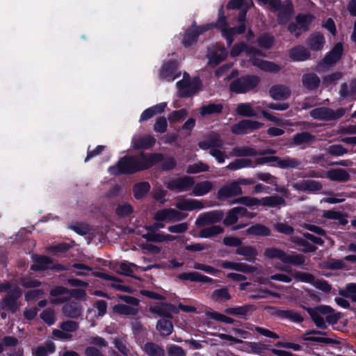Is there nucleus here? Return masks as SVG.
Instances as JSON below:
<instances>
[{"mask_svg": "<svg viewBox=\"0 0 356 356\" xmlns=\"http://www.w3.org/2000/svg\"><path fill=\"white\" fill-rule=\"evenodd\" d=\"M163 159L159 153L145 154L140 153L135 156H125L120 159L116 165L108 170L112 175L133 174L149 168Z\"/></svg>", "mask_w": 356, "mask_h": 356, "instance_id": "1", "label": "nucleus"}, {"mask_svg": "<svg viewBox=\"0 0 356 356\" xmlns=\"http://www.w3.org/2000/svg\"><path fill=\"white\" fill-rule=\"evenodd\" d=\"M245 51L247 55L254 66H256L268 72H277L280 71V67L275 63L267 60H264L257 58V56H264V54L259 49L254 47L248 48L245 43L236 44L231 50L230 54L235 57L238 56L242 51Z\"/></svg>", "mask_w": 356, "mask_h": 356, "instance_id": "2", "label": "nucleus"}, {"mask_svg": "<svg viewBox=\"0 0 356 356\" xmlns=\"http://www.w3.org/2000/svg\"><path fill=\"white\" fill-rule=\"evenodd\" d=\"M264 255L268 259H277L284 264L300 266L305 261L302 254L292 252L287 254L284 250L277 248H268L264 250Z\"/></svg>", "mask_w": 356, "mask_h": 356, "instance_id": "3", "label": "nucleus"}, {"mask_svg": "<svg viewBox=\"0 0 356 356\" xmlns=\"http://www.w3.org/2000/svg\"><path fill=\"white\" fill-rule=\"evenodd\" d=\"M215 26L221 30L222 35L226 38L229 46H230L233 42V36L234 34L243 33L245 30V23L240 24L238 27L227 29L226 18L222 8L218 10V18L216 22Z\"/></svg>", "mask_w": 356, "mask_h": 356, "instance_id": "4", "label": "nucleus"}, {"mask_svg": "<svg viewBox=\"0 0 356 356\" xmlns=\"http://www.w3.org/2000/svg\"><path fill=\"white\" fill-rule=\"evenodd\" d=\"M259 82V79L257 76H245L233 81L229 89L236 93H245L254 89Z\"/></svg>", "mask_w": 356, "mask_h": 356, "instance_id": "5", "label": "nucleus"}, {"mask_svg": "<svg viewBox=\"0 0 356 356\" xmlns=\"http://www.w3.org/2000/svg\"><path fill=\"white\" fill-rule=\"evenodd\" d=\"M345 114V109L339 108L334 111L327 107H319L310 111V115L318 120H334L340 118Z\"/></svg>", "mask_w": 356, "mask_h": 356, "instance_id": "6", "label": "nucleus"}, {"mask_svg": "<svg viewBox=\"0 0 356 356\" xmlns=\"http://www.w3.org/2000/svg\"><path fill=\"white\" fill-rule=\"evenodd\" d=\"M195 184V179L190 176H183L165 182V185L170 191L177 192L188 191L192 188Z\"/></svg>", "mask_w": 356, "mask_h": 356, "instance_id": "7", "label": "nucleus"}, {"mask_svg": "<svg viewBox=\"0 0 356 356\" xmlns=\"http://www.w3.org/2000/svg\"><path fill=\"white\" fill-rule=\"evenodd\" d=\"M264 124L251 120H243L232 127V132L237 135L246 134L254 130L259 129Z\"/></svg>", "mask_w": 356, "mask_h": 356, "instance_id": "8", "label": "nucleus"}, {"mask_svg": "<svg viewBox=\"0 0 356 356\" xmlns=\"http://www.w3.org/2000/svg\"><path fill=\"white\" fill-rule=\"evenodd\" d=\"M223 218V213L220 211H212L204 212L199 216L195 220V225L198 227L214 224L220 222Z\"/></svg>", "mask_w": 356, "mask_h": 356, "instance_id": "9", "label": "nucleus"}, {"mask_svg": "<svg viewBox=\"0 0 356 356\" xmlns=\"http://www.w3.org/2000/svg\"><path fill=\"white\" fill-rule=\"evenodd\" d=\"M220 266L225 269H231L243 273L252 274L259 273L257 267L253 266L245 263L233 262L229 261H221Z\"/></svg>", "mask_w": 356, "mask_h": 356, "instance_id": "10", "label": "nucleus"}, {"mask_svg": "<svg viewBox=\"0 0 356 356\" xmlns=\"http://www.w3.org/2000/svg\"><path fill=\"white\" fill-rule=\"evenodd\" d=\"M343 52V45L341 42L335 44L333 49L325 56L322 63L318 65V70H321L324 65L331 66L338 61Z\"/></svg>", "mask_w": 356, "mask_h": 356, "instance_id": "11", "label": "nucleus"}, {"mask_svg": "<svg viewBox=\"0 0 356 356\" xmlns=\"http://www.w3.org/2000/svg\"><path fill=\"white\" fill-rule=\"evenodd\" d=\"M175 205L178 209L182 211L201 210L204 208L203 202L195 199H187L184 197H179Z\"/></svg>", "mask_w": 356, "mask_h": 356, "instance_id": "12", "label": "nucleus"}, {"mask_svg": "<svg viewBox=\"0 0 356 356\" xmlns=\"http://www.w3.org/2000/svg\"><path fill=\"white\" fill-rule=\"evenodd\" d=\"M339 95L342 99L356 100V79L342 83L339 90Z\"/></svg>", "mask_w": 356, "mask_h": 356, "instance_id": "13", "label": "nucleus"}, {"mask_svg": "<svg viewBox=\"0 0 356 356\" xmlns=\"http://www.w3.org/2000/svg\"><path fill=\"white\" fill-rule=\"evenodd\" d=\"M216 49H209L207 53L208 65L211 67H215L223 61L227 55V51L223 46L216 44Z\"/></svg>", "mask_w": 356, "mask_h": 356, "instance_id": "14", "label": "nucleus"}, {"mask_svg": "<svg viewBox=\"0 0 356 356\" xmlns=\"http://www.w3.org/2000/svg\"><path fill=\"white\" fill-rule=\"evenodd\" d=\"M241 193V186H238V184L234 181L221 187L217 193V197L219 200H224Z\"/></svg>", "mask_w": 356, "mask_h": 356, "instance_id": "15", "label": "nucleus"}, {"mask_svg": "<svg viewBox=\"0 0 356 356\" xmlns=\"http://www.w3.org/2000/svg\"><path fill=\"white\" fill-rule=\"evenodd\" d=\"M213 25L211 24V26ZM210 28V25H205L203 26H195L190 27L184 34L182 43L184 47H187L191 46L195 42L200 34L207 31Z\"/></svg>", "mask_w": 356, "mask_h": 356, "instance_id": "16", "label": "nucleus"}, {"mask_svg": "<svg viewBox=\"0 0 356 356\" xmlns=\"http://www.w3.org/2000/svg\"><path fill=\"white\" fill-rule=\"evenodd\" d=\"M185 218V216L174 209H164L158 211L155 213L154 218L158 221L166 220L172 222L180 220Z\"/></svg>", "mask_w": 356, "mask_h": 356, "instance_id": "17", "label": "nucleus"}, {"mask_svg": "<svg viewBox=\"0 0 356 356\" xmlns=\"http://www.w3.org/2000/svg\"><path fill=\"white\" fill-rule=\"evenodd\" d=\"M291 186L295 190L304 192H316L322 189L319 181L311 179H302Z\"/></svg>", "mask_w": 356, "mask_h": 356, "instance_id": "18", "label": "nucleus"}, {"mask_svg": "<svg viewBox=\"0 0 356 356\" xmlns=\"http://www.w3.org/2000/svg\"><path fill=\"white\" fill-rule=\"evenodd\" d=\"M21 294L22 292L19 289H14L2 300V307L11 311L12 312H16L19 309L17 299L21 296Z\"/></svg>", "mask_w": 356, "mask_h": 356, "instance_id": "19", "label": "nucleus"}, {"mask_svg": "<svg viewBox=\"0 0 356 356\" xmlns=\"http://www.w3.org/2000/svg\"><path fill=\"white\" fill-rule=\"evenodd\" d=\"M291 94L289 87L283 84H276L269 89V95L274 100H286Z\"/></svg>", "mask_w": 356, "mask_h": 356, "instance_id": "20", "label": "nucleus"}, {"mask_svg": "<svg viewBox=\"0 0 356 356\" xmlns=\"http://www.w3.org/2000/svg\"><path fill=\"white\" fill-rule=\"evenodd\" d=\"M255 309L256 307L253 305H245L240 307L227 308L225 309V312L243 319H248Z\"/></svg>", "mask_w": 356, "mask_h": 356, "instance_id": "21", "label": "nucleus"}, {"mask_svg": "<svg viewBox=\"0 0 356 356\" xmlns=\"http://www.w3.org/2000/svg\"><path fill=\"white\" fill-rule=\"evenodd\" d=\"M224 142L219 135L213 134L207 137L204 140L199 142L198 146L204 150L213 148H220L223 146Z\"/></svg>", "mask_w": 356, "mask_h": 356, "instance_id": "22", "label": "nucleus"}, {"mask_svg": "<svg viewBox=\"0 0 356 356\" xmlns=\"http://www.w3.org/2000/svg\"><path fill=\"white\" fill-rule=\"evenodd\" d=\"M179 74V73H177L176 63L171 61L163 65L160 72V78L168 81H172Z\"/></svg>", "mask_w": 356, "mask_h": 356, "instance_id": "23", "label": "nucleus"}, {"mask_svg": "<svg viewBox=\"0 0 356 356\" xmlns=\"http://www.w3.org/2000/svg\"><path fill=\"white\" fill-rule=\"evenodd\" d=\"M83 308L76 302H70L65 304L62 307V312L67 318H77L82 314Z\"/></svg>", "mask_w": 356, "mask_h": 356, "instance_id": "24", "label": "nucleus"}, {"mask_svg": "<svg viewBox=\"0 0 356 356\" xmlns=\"http://www.w3.org/2000/svg\"><path fill=\"white\" fill-rule=\"evenodd\" d=\"M251 3L249 0H232L227 5L228 9H241L238 17V22L241 24L245 23V13L249 4Z\"/></svg>", "mask_w": 356, "mask_h": 356, "instance_id": "25", "label": "nucleus"}, {"mask_svg": "<svg viewBox=\"0 0 356 356\" xmlns=\"http://www.w3.org/2000/svg\"><path fill=\"white\" fill-rule=\"evenodd\" d=\"M293 7L291 1H284L282 6L277 11V20L280 24H285L289 22L293 15Z\"/></svg>", "mask_w": 356, "mask_h": 356, "instance_id": "26", "label": "nucleus"}, {"mask_svg": "<svg viewBox=\"0 0 356 356\" xmlns=\"http://www.w3.org/2000/svg\"><path fill=\"white\" fill-rule=\"evenodd\" d=\"M156 143V139L150 136L134 137L132 139V146L135 149H147L152 147Z\"/></svg>", "mask_w": 356, "mask_h": 356, "instance_id": "27", "label": "nucleus"}, {"mask_svg": "<svg viewBox=\"0 0 356 356\" xmlns=\"http://www.w3.org/2000/svg\"><path fill=\"white\" fill-rule=\"evenodd\" d=\"M257 154V150L250 146H236L229 152V155L233 157L254 156Z\"/></svg>", "mask_w": 356, "mask_h": 356, "instance_id": "28", "label": "nucleus"}, {"mask_svg": "<svg viewBox=\"0 0 356 356\" xmlns=\"http://www.w3.org/2000/svg\"><path fill=\"white\" fill-rule=\"evenodd\" d=\"M236 253L245 257L250 262L254 261L258 254L257 250L251 245H240L236 249Z\"/></svg>", "mask_w": 356, "mask_h": 356, "instance_id": "29", "label": "nucleus"}, {"mask_svg": "<svg viewBox=\"0 0 356 356\" xmlns=\"http://www.w3.org/2000/svg\"><path fill=\"white\" fill-rule=\"evenodd\" d=\"M92 275L97 277H100L106 280L114 281V283L111 284V286L115 289L127 293L132 291V289L130 286L120 284L119 283V280L112 275L100 272H93Z\"/></svg>", "mask_w": 356, "mask_h": 356, "instance_id": "30", "label": "nucleus"}, {"mask_svg": "<svg viewBox=\"0 0 356 356\" xmlns=\"http://www.w3.org/2000/svg\"><path fill=\"white\" fill-rule=\"evenodd\" d=\"M310 56L309 51L303 46H296L289 51V57L296 61H303Z\"/></svg>", "mask_w": 356, "mask_h": 356, "instance_id": "31", "label": "nucleus"}, {"mask_svg": "<svg viewBox=\"0 0 356 356\" xmlns=\"http://www.w3.org/2000/svg\"><path fill=\"white\" fill-rule=\"evenodd\" d=\"M317 314L325 316L326 321L330 323H334L338 320L339 317L334 314L333 309L327 305H320L315 308H312Z\"/></svg>", "mask_w": 356, "mask_h": 356, "instance_id": "32", "label": "nucleus"}, {"mask_svg": "<svg viewBox=\"0 0 356 356\" xmlns=\"http://www.w3.org/2000/svg\"><path fill=\"white\" fill-rule=\"evenodd\" d=\"M172 308L173 306L172 305L165 302H161L156 305L151 306L149 307V312L160 316L171 318V311L172 310Z\"/></svg>", "mask_w": 356, "mask_h": 356, "instance_id": "33", "label": "nucleus"}, {"mask_svg": "<svg viewBox=\"0 0 356 356\" xmlns=\"http://www.w3.org/2000/svg\"><path fill=\"white\" fill-rule=\"evenodd\" d=\"M326 177L332 181L339 182L347 181L350 179L348 172L342 168L333 169L327 171Z\"/></svg>", "mask_w": 356, "mask_h": 356, "instance_id": "34", "label": "nucleus"}, {"mask_svg": "<svg viewBox=\"0 0 356 356\" xmlns=\"http://www.w3.org/2000/svg\"><path fill=\"white\" fill-rule=\"evenodd\" d=\"M142 349L148 356H165L163 348L152 341L145 343Z\"/></svg>", "mask_w": 356, "mask_h": 356, "instance_id": "35", "label": "nucleus"}, {"mask_svg": "<svg viewBox=\"0 0 356 356\" xmlns=\"http://www.w3.org/2000/svg\"><path fill=\"white\" fill-rule=\"evenodd\" d=\"M302 163L301 161L289 156L280 158L277 156V166L282 169L298 168Z\"/></svg>", "mask_w": 356, "mask_h": 356, "instance_id": "36", "label": "nucleus"}, {"mask_svg": "<svg viewBox=\"0 0 356 356\" xmlns=\"http://www.w3.org/2000/svg\"><path fill=\"white\" fill-rule=\"evenodd\" d=\"M213 187L211 181H204L194 184L193 188V195L195 196H202L209 193Z\"/></svg>", "mask_w": 356, "mask_h": 356, "instance_id": "37", "label": "nucleus"}, {"mask_svg": "<svg viewBox=\"0 0 356 356\" xmlns=\"http://www.w3.org/2000/svg\"><path fill=\"white\" fill-rule=\"evenodd\" d=\"M245 234L247 235H254L259 236H268L271 234L270 229L266 226L261 224H255L249 228H248L245 232Z\"/></svg>", "mask_w": 356, "mask_h": 356, "instance_id": "38", "label": "nucleus"}, {"mask_svg": "<svg viewBox=\"0 0 356 356\" xmlns=\"http://www.w3.org/2000/svg\"><path fill=\"white\" fill-rule=\"evenodd\" d=\"M245 168H254L252 160L243 158L237 159L230 162L226 167V168L232 171Z\"/></svg>", "mask_w": 356, "mask_h": 356, "instance_id": "39", "label": "nucleus"}, {"mask_svg": "<svg viewBox=\"0 0 356 356\" xmlns=\"http://www.w3.org/2000/svg\"><path fill=\"white\" fill-rule=\"evenodd\" d=\"M281 270H284L288 273H291L293 277L296 279L298 281L309 283L313 284L315 277L313 275L305 273V272H300V271H295L293 272L292 270L289 268H280Z\"/></svg>", "mask_w": 356, "mask_h": 356, "instance_id": "40", "label": "nucleus"}, {"mask_svg": "<svg viewBox=\"0 0 356 356\" xmlns=\"http://www.w3.org/2000/svg\"><path fill=\"white\" fill-rule=\"evenodd\" d=\"M55 351V345L51 341L45 342L32 351L33 356H48Z\"/></svg>", "mask_w": 356, "mask_h": 356, "instance_id": "41", "label": "nucleus"}, {"mask_svg": "<svg viewBox=\"0 0 356 356\" xmlns=\"http://www.w3.org/2000/svg\"><path fill=\"white\" fill-rule=\"evenodd\" d=\"M325 43V38L320 33L312 34L307 40V44L312 50H321Z\"/></svg>", "mask_w": 356, "mask_h": 356, "instance_id": "42", "label": "nucleus"}, {"mask_svg": "<svg viewBox=\"0 0 356 356\" xmlns=\"http://www.w3.org/2000/svg\"><path fill=\"white\" fill-rule=\"evenodd\" d=\"M302 85L308 90H312L318 88L320 79L314 73L305 74L302 77Z\"/></svg>", "mask_w": 356, "mask_h": 356, "instance_id": "43", "label": "nucleus"}, {"mask_svg": "<svg viewBox=\"0 0 356 356\" xmlns=\"http://www.w3.org/2000/svg\"><path fill=\"white\" fill-rule=\"evenodd\" d=\"M52 261L46 256H35L34 257V264L31 266L32 270H43L50 267Z\"/></svg>", "mask_w": 356, "mask_h": 356, "instance_id": "44", "label": "nucleus"}, {"mask_svg": "<svg viewBox=\"0 0 356 356\" xmlns=\"http://www.w3.org/2000/svg\"><path fill=\"white\" fill-rule=\"evenodd\" d=\"M177 86L180 97L190 96L198 90L197 83L196 81L191 82L186 88L183 86V82H177Z\"/></svg>", "mask_w": 356, "mask_h": 356, "instance_id": "45", "label": "nucleus"}, {"mask_svg": "<svg viewBox=\"0 0 356 356\" xmlns=\"http://www.w3.org/2000/svg\"><path fill=\"white\" fill-rule=\"evenodd\" d=\"M315 140V136L309 132L297 134L293 137V143L295 145L312 143Z\"/></svg>", "mask_w": 356, "mask_h": 356, "instance_id": "46", "label": "nucleus"}, {"mask_svg": "<svg viewBox=\"0 0 356 356\" xmlns=\"http://www.w3.org/2000/svg\"><path fill=\"white\" fill-rule=\"evenodd\" d=\"M285 200L279 195H272L260 199V205L275 207L279 205H284Z\"/></svg>", "mask_w": 356, "mask_h": 356, "instance_id": "47", "label": "nucleus"}, {"mask_svg": "<svg viewBox=\"0 0 356 356\" xmlns=\"http://www.w3.org/2000/svg\"><path fill=\"white\" fill-rule=\"evenodd\" d=\"M236 112L239 115L245 117H256L257 115V112L253 109L250 103H241L238 104Z\"/></svg>", "mask_w": 356, "mask_h": 356, "instance_id": "48", "label": "nucleus"}, {"mask_svg": "<svg viewBox=\"0 0 356 356\" xmlns=\"http://www.w3.org/2000/svg\"><path fill=\"white\" fill-rule=\"evenodd\" d=\"M113 310L116 314L126 316H134L136 315L138 312L136 307L124 304H118L115 305L113 307Z\"/></svg>", "mask_w": 356, "mask_h": 356, "instance_id": "49", "label": "nucleus"}, {"mask_svg": "<svg viewBox=\"0 0 356 356\" xmlns=\"http://www.w3.org/2000/svg\"><path fill=\"white\" fill-rule=\"evenodd\" d=\"M156 329L160 332L162 336L166 337L172 332L173 325L170 321L162 319L157 322Z\"/></svg>", "mask_w": 356, "mask_h": 356, "instance_id": "50", "label": "nucleus"}, {"mask_svg": "<svg viewBox=\"0 0 356 356\" xmlns=\"http://www.w3.org/2000/svg\"><path fill=\"white\" fill-rule=\"evenodd\" d=\"M223 232V228L219 225H213L200 231L199 236L201 238H210Z\"/></svg>", "mask_w": 356, "mask_h": 356, "instance_id": "51", "label": "nucleus"}, {"mask_svg": "<svg viewBox=\"0 0 356 356\" xmlns=\"http://www.w3.org/2000/svg\"><path fill=\"white\" fill-rule=\"evenodd\" d=\"M211 298L213 300L219 302L230 300L232 296L227 288H221L214 290L211 295Z\"/></svg>", "mask_w": 356, "mask_h": 356, "instance_id": "52", "label": "nucleus"}, {"mask_svg": "<svg viewBox=\"0 0 356 356\" xmlns=\"http://www.w3.org/2000/svg\"><path fill=\"white\" fill-rule=\"evenodd\" d=\"M222 110V105L220 104H209L204 105L200 108V114L202 115L220 113Z\"/></svg>", "mask_w": 356, "mask_h": 356, "instance_id": "53", "label": "nucleus"}, {"mask_svg": "<svg viewBox=\"0 0 356 356\" xmlns=\"http://www.w3.org/2000/svg\"><path fill=\"white\" fill-rule=\"evenodd\" d=\"M150 186L147 182H140L134 186V195L136 199L142 198L149 191Z\"/></svg>", "mask_w": 356, "mask_h": 356, "instance_id": "54", "label": "nucleus"}, {"mask_svg": "<svg viewBox=\"0 0 356 356\" xmlns=\"http://www.w3.org/2000/svg\"><path fill=\"white\" fill-rule=\"evenodd\" d=\"M209 170V166L202 162L198 161L195 163L188 165L186 168V172L188 174H197L202 172H207Z\"/></svg>", "mask_w": 356, "mask_h": 356, "instance_id": "55", "label": "nucleus"}, {"mask_svg": "<svg viewBox=\"0 0 356 356\" xmlns=\"http://www.w3.org/2000/svg\"><path fill=\"white\" fill-rule=\"evenodd\" d=\"M281 319H289L295 323H301L303 321L302 316L298 312L291 309H283Z\"/></svg>", "mask_w": 356, "mask_h": 356, "instance_id": "56", "label": "nucleus"}, {"mask_svg": "<svg viewBox=\"0 0 356 356\" xmlns=\"http://www.w3.org/2000/svg\"><path fill=\"white\" fill-rule=\"evenodd\" d=\"M306 310L318 327L321 329H325L327 327L324 318L321 315L313 311L312 308H306Z\"/></svg>", "mask_w": 356, "mask_h": 356, "instance_id": "57", "label": "nucleus"}, {"mask_svg": "<svg viewBox=\"0 0 356 356\" xmlns=\"http://www.w3.org/2000/svg\"><path fill=\"white\" fill-rule=\"evenodd\" d=\"M206 315L210 318L216 320L220 322H223L227 324H232L234 322V320L233 318L213 311H207Z\"/></svg>", "mask_w": 356, "mask_h": 356, "instance_id": "58", "label": "nucleus"}, {"mask_svg": "<svg viewBox=\"0 0 356 356\" xmlns=\"http://www.w3.org/2000/svg\"><path fill=\"white\" fill-rule=\"evenodd\" d=\"M72 267L77 270L74 272L76 276H88L90 275V272L92 270L91 267L81 263H75L72 264Z\"/></svg>", "mask_w": 356, "mask_h": 356, "instance_id": "59", "label": "nucleus"}, {"mask_svg": "<svg viewBox=\"0 0 356 356\" xmlns=\"http://www.w3.org/2000/svg\"><path fill=\"white\" fill-rule=\"evenodd\" d=\"M273 227L277 232L287 236H291L294 232V229L293 227L286 222H277L274 224Z\"/></svg>", "mask_w": 356, "mask_h": 356, "instance_id": "60", "label": "nucleus"}, {"mask_svg": "<svg viewBox=\"0 0 356 356\" xmlns=\"http://www.w3.org/2000/svg\"><path fill=\"white\" fill-rule=\"evenodd\" d=\"M339 293L343 297L352 299L356 295V283L346 284L343 289L339 290Z\"/></svg>", "mask_w": 356, "mask_h": 356, "instance_id": "61", "label": "nucleus"}, {"mask_svg": "<svg viewBox=\"0 0 356 356\" xmlns=\"http://www.w3.org/2000/svg\"><path fill=\"white\" fill-rule=\"evenodd\" d=\"M313 18V16L310 15H300L296 17V22L300 26V29H301L302 31H306L308 29V26L312 22Z\"/></svg>", "mask_w": 356, "mask_h": 356, "instance_id": "62", "label": "nucleus"}, {"mask_svg": "<svg viewBox=\"0 0 356 356\" xmlns=\"http://www.w3.org/2000/svg\"><path fill=\"white\" fill-rule=\"evenodd\" d=\"M233 203H238L248 207L260 205V199L243 196L236 200Z\"/></svg>", "mask_w": 356, "mask_h": 356, "instance_id": "63", "label": "nucleus"}, {"mask_svg": "<svg viewBox=\"0 0 356 356\" xmlns=\"http://www.w3.org/2000/svg\"><path fill=\"white\" fill-rule=\"evenodd\" d=\"M168 356H186V351L180 346L177 345H170L167 348Z\"/></svg>", "mask_w": 356, "mask_h": 356, "instance_id": "64", "label": "nucleus"}]
</instances>
